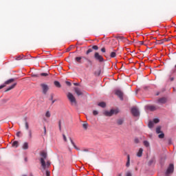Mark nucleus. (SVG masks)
I'll return each instance as SVG.
<instances>
[{
	"instance_id": "1",
	"label": "nucleus",
	"mask_w": 176,
	"mask_h": 176,
	"mask_svg": "<svg viewBox=\"0 0 176 176\" xmlns=\"http://www.w3.org/2000/svg\"><path fill=\"white\" fill-rule=\"evenodd\" d=\"M39 162L41 166V170L42 173L45 171V175L50 176V171L47 168H50L52 162L47 159V153L46 151H43L40 153Z\"/></svg>"
},
{
	"instance_id": "2",
	"label": "nucleus",
	"mask_w": 176,
	"mask_h": 176,
	"mask_svg": "<svg viewBox=\"0 0 176 176\" xmlns=\"http://www.w3.org/2000/svg\"><path fill=\"white\" fill-rule=\"evenodd\" d=\"M67 96L72 105H76V98H75V96L71 92H69Z\"/></svg>"
},
{
	"instance_id": "3",
	"label": "nucleus",
	"mask_w": 176,
	"mask_h": 176,
	"mask_svg": "<svg viewBox=\"0 0 176 176\" xmlns=\"http://www.w3.org/2000/svg\"><path fill=\"white\" fill-rule=\"evenodd\" d=\"M173 173H174V164H170L165 173V175L170 176Z\"/></svg>"
},
{
	"instance_id": "4",
	"label": "nucleus",
	"mask_w": 176,
	"mask_h": 176,
	"mask_svg": "<svg viewBox=\"0 0 176 176\" xmlns=\"http://www.w3.org/2000/svg\"><path fill=\"white\" fill-rule=\"evenodd\" d=\"M117 113H119V111L115 109H111V111H106L104 113L105 116H112V115H117Z\"/></svg>"
},
{
	"instance_id": "5",
	"label": "nucleus",
	"mask_w": 176,
	"mask_h": 176,
	"mask_svg": "<svg viewBox=\"0 0 176 176\" xmlns=\"http://www.w3.org/2000/svg\"><path fill=\"white\" fill-rule=\"evenodd\" d=\"M94 58L96 60V61H98V63H104V57L100 55V53L98 52H95Z\"/></svg>"
},
{
	"instance_id": "6",
	"label": "nucleus",
	"mask_w": 176,
	"mask_h": 176,
	"mask_svg": "<svg viewBox=\"0 0 176 176\" xmlns=\"http://www.w3.org/2000/svg\"><path fill=\"white\" fill-rule=\"evenodd\" d=\"M116 39L120 41V42H123L124 43H127V42H130L127 38L122 36H116Z\"/></svg>"
},
{
	"instance_id": "7",
	"label": "nucleus",
	"mask_w": 176,
	"mask_h": 176,
	"mask_svg": "<svg viewBox=\"0 0 176 176\" xmlns=\"http://www.w3.org/2000/svg\"><path fill=\"white\" fill-rule=\"evenodd\" d=\"M41 87L43 89V94H46L47 93V91L49 90V86L45 83L41 84Z\"/></svg>"
},
{
	"instance_id": "8",
	"label": "nucleus",
	"mask_w": 176,
	"mask_h": 176,
	"mask_svg": "<svg viewBox=\"0 0 176 176\" xmlns=\"http://www.w3.org/2000/svg\"><path fill=\"white\" fill-rule=\"evenodd\" d=\"M13 82H14V78H10V80L6 81L4 85L0 86V90L3 89V87H6V85H10V83H13Z\"/></svg>"
},
{
	"instance_id": "9",
	"label": "nucleus",
	"mask_w": 176,
	"mask_h": 176,
	"mask_svg": "<svg viewBox=\"0 0 176 176\" xmlns=\"http://www.w3.org/2000/svg\"><path fill=\"white\" fill-rule=\"evenodd\" d=\"M131 113H132V115H133L135 117L140 116V111H138V109H137L135 107H133L131 109Z\"/></svg>"
},
{
	"instance_id": "10",
	"label": "nucleus",
	"mask_w": 176,
	"mask_h": 176,
	"mask_svg": "<svg viewBox=\"0 0 176 176\" xmlns=\"http://www.w3.org/2000/svg\"><path fill=\"white\" fill-rule=\"evenodd\" d=\"M116 94L119 97V98H120V100H123V92H122V91L117 89L116 91Z\"/></svg>"
},
{
	"instance_id": "11",
	"label": "nucleus",
	"mask_w": 176,
	"mask_h": 176,
	"mask_svg": "<svg viewBox=\"0 0 176 176\" xmlns=\"http://www.w3.org/2000/svg\"><path fill=\"white\" fill-rule=\"evenodd\" d=\"M28 58L25 57V56L24 55H19L15 57V60H16V61H19L20 60H28Z\"/></svg>"
},
{
	"instance_id": "12",
	"label": "nucleus",
	"mask_w": 176,
	"mask_h": 176,
	"mask_svg": "<svg viewBox=\"0 0 176 176\" xmlns=\"http://www.w3.org/2000/svg\"><path fill=\"white\" fill-rule=\"evenodd\" d=\"M74 91L77 94V96H82L83 95V93L82 92L80 89H79L78 87L74 88Z\"/></svg>"
},
{
	"instance_id": "13",
	"label": "nucleus",
	"mask_w": 176,
	"mask_h": 176,
	"mask_svg": "<svg viewBox=\"0 0 176 176\" xmlns=\"http://www.w3.org/2000/svg\"><path fill=\"white\" fill-rule=\"evenodd\" d=\"M16 85H17V83L14 82L13 85H12L8 89H6V91H5L6 93L8 91H10V90H12V89H14V87H16Z\"/></svg>"
},
{
	"instance_id": "14",
	"label": "nucleus",
	"mask_w": 176,
	"mask_h": 176,
	"mask_svg": "<svg viewBox=\"0 0 176 176\" xmlns=\"http://www.w3.org/2000/svg\"><path fill=\"white\" fill-rule=\"evenodd\" d=\"M157 101L160 104H166L167 99L166 98H161Z\"/></svg>"
},
{
	"instance_id": "15",
	"label": "nucleus",
	"mask_w": 176,
	"mask_h": 176,
	"mask_svg": "<svg viewBox=\"0 0 176 176\" xmlns=\"http://www.w3.org/2000/svg\"><path fill=\"white\" fill-rule=\"evenodd\" d=\"M69 140H70V142L73 145L74 148L76 151H80V149L78 146H76V144H75V142H74V140H72V138H69Z\"/></svg>"
},
{
	"instance_id": "16",
	"label": "nucleus",
	"mask_w": 176,
	"mask_h": 176,
	"mask_svg": "<svg viewBox=\"0 0 176 176\" xmlns=\"http://www.w3.org/2000/svg\"><path fill=\"white\" fill-rule=\"evenodd\" d=\"M143 152H144V149L140 148L139 151L137 153L138 157H142Z\"/></svg>"
},
{
	"instance_id": "17",
	"label": "nucleus",
	"mask_w": 176,
	"mask_h": 176,
	"mask_svg": "<svg viewBox=\"0 0 176 176\" xmlns=\"http://www.w3.org/2000/svg\"><path fill=\"white\" fill-rule=\"evenodd\" d=\"M147 109L151 111H156V109H157V108L156 107H155L154 105H149L147 107Z\"/></svg>"
},
{
	"instance_id": "18",
	"label": "nucleus",
	"mask_w": 176,
	"mask_h": 176,
	"mask_svg": "<svg viewBox=\"0 0 176 176\" xmlns=\"http://www.w3.org/2000/svg\"><path fill=\"white\" fill-rule=\"evenodd\" d=\"M124 122V120L120 118L117 120V124H118V126H122Z\"/></svg>"
},
{
	"instance_id": "19",
	"label": "nucleus",
	"mask_w": 176,
	"mask_h": 176,
	"mask_svg": "<svg viewBox=\"0 0 176 176\" xmlns=\"http://www.w3.org/2000/svg\"><path fill=\"white\" fill-rule=\"evenodd\" d=\"M54 86H56V87H58V88L61 87V84H60V82L58 81H54Z\"/></svg>"
},
{
	"instance_id": "20",
	"label": "nucleus",
	"mask_w": 176,
	"mask_h": 176,
	"mask_svg": "<svg viewBox=\"0 0 176 176\" xmlns=\"http://www.w3.org/2000/svg\"><path fill=\"white\" fill-rule=\"evenodd\" d=\"M22 148L24 150L28 149V142H24L22 146Z\"/></svg>"
},
{
	"instance_id": "21",
	"label": "nucleus",
	"mask_w": 176,
	"mask_h": 176,
	"mask_svg": "<svg viewBox=\"0 0 176 176\" xmlns=\"http://www.w3.org/2000/svg\"><path fill=\"white\" fill-rule=\"evenodd\" d=\"M98 106L101 107V108H105V107H107V104H105L104 102H102L98 103Z\"/></svg>"
},
{
	"instance_id": "22",
	"label": "nucleus",
	"mask_w": 176,
	"mask_h": 176,
	"mask_svg": "<svg viewBox=\"0 0 176 176\" xmlns=\"http://www.w3.org/2000/svg\"><path fill=\"white\" fill-rule=\"evenodd\" d=\"M126 167H130V155H127V162L126 164Z\"/></svg>"
},
{
	"instance_id": "23",
	"label": "nucleus",
	"mask_w": 176,
	"mask_h": 176,
	"mask_svg": "<svg viewBox=\"0 0 176 176\" xmlns=\"http://www.w3.org/2000/svg\"><path fill=\"white\" fill-rule=\"evenodd\" d=\"M25 127L26 130L30 129V125L28 124V122H27V118L25 119Z\"/></svg>"
},
{
	"instance_id": "24",
	"label": "nucleus",
	"mask_w": 176,
	"mask_h": 176,
	"mask_svg": "<svg viewBox=\"0 0 176 176\" xmlns=\"http://www.w3.org/2000/svg\"><path fill=\"white\" fill-rule=\"evenodd\" d=\"M12 146H13L14 148H17L19 146V142L17 141L13 142Z\"/></svg>"
},
{
	"instance_id": "25",
	"label": "nucleus",
	"mask_w": 176,
	"mask_h": 176,
	"mask_svg": "<svg viewBox=\"0 0 176 176\" xmlns=\"http://www.w3.org/2000/svg\"><path fill=\"white\" fill-rule=\"evenodd\" d=\"M143 144H144V146H146V148H148V146H149V142H148V141H146V140H144V142H143Z\"/></svg>"
},
{
	"instance_id": "26",
	"label": "nucleus",
	"mask_w": 176,
	"mask_h": 176,
	"mask_svg": "<svg viewBox=\"0 0 176 176\" xmlns=\"http://www.w3.org/2000/svg\"><path fill=\"white\" fill-rule=\"evenodd\" d=\"M110 57H111V58L116 57V52H111L110 54Z\"/></svg>"
},
{
	"instance_id": "27",
	"label": "nucleus",
	"mask_w": 176,
	"mask_h": 176,
	"mask_svg": "<svg viewBox=\"0 0 176 176\" xmlns=\"http://www.w3.org/2000/svg\"><path fill=\"white\" fill-rule=\"evenodd\" d=\"M148 127L149 129H152V127H153V121H149Z\"/></svg>"
},
{
	"instance_id": "28",
	"label": "nucleus",
	"mask_w": 176,
	"mask_h": 176,
	"mask_svg": "<svg viewBox=\"0 0 176 176\" xmlns=\"http://www.w3.org/2000/svg\"><path fill=\"white\" fill-rule=\"evenodd\" d=\"M161 129H162V128H161L160 126L157 127V129H156V133H157V134H160V133H162V131H160Z\"/></svg>"
},
{
	"instance_id": "29",
	"label": "nucleus",
	"mask_w": 176,
	"mask_h": 176,
	"mask_svg": "<svg viewBox=\"0 0 176 176\" xmlns=\"http://www.w3.org/2000/svg\"><path fill=\"white\" fill-rule=\"evenodd\" d=\"M45 116H46V118H50V116H52V114L50 113V111H47L45 113Z\"/></svg>"
},
{
	"instance_id": "30",
	"label": "nucleus",
	"mask_w": 176,
	"mask_h": 176,
	"mask_svg": "<svg viewBox=\"0 0 176 176\" xmlns=\"http://www.w3.org/2000/svg\"><path fill=\"white\" fill-rule=\"evenodd\" d=\"M28 134H29V138L32 139V131L29 130L28 131Z\"/></svg>"
},
{
	"instance_id": "31",
	"label": "nucleus",
	"mask_w": 176,
	"mask_h": 176,
	"mask_svg": "<svg viewBox=\"0 0 176 176\" xmlns=\"http://www.w3.org/2000/svg\"><path fill=\"white\" fill-rule=\"evenodd\" d=\"M75 60L76 61H77V63H80V60H82V57H76Z\"/></svg>"
},
{
	"instance_id": "32",
	"label": "nucleus",
	"mask_w": 176,
	"mask_h": 176,
	"mask_svg": "<svg viewBox=\"0 0 176 176\" xmlns=\"http://www.w3.org/2000/svg\"><path fill=\"white\" fill-rule=\"evenodd\" d=\"M82 127H83V129H85V130H87V127H88L87 123H84L82 124Z\"/></svg>"
},
{
	"instance_id": "33",
	"label": "nucleus",
	"mask_w": 176,
	"mask_h": 176,
	"mask_svg": "<svg viewBox=\"0 0 176 176\" xmlns=\"http://www.w3.org/2000/svg\"><path fill=\"white\" fill-rule=\"evenodd\" d=\"M159 122H160V120L157 118H154L153 120V123H159Z\"/></svg>"
},
{
	"instance_id": "34",
	"label": "nucleus",
	"mask_w": 176,
	"mask_h": 176,
	"mask_svg": "<svg viewBox=\"0 0 176 176\" xmlns=\"http://www.w3.org/2000/svg\"><path fill=\"white\" fill-rule=\"evenodd\" d=\"M41 76H49V73H41Z\"/></svg>"
},
{
	"instance_id": "35",
	"label": "nucleus",
	"mask_w": 176,
	"mask_h": 176,
	"mask_svg": "<svg viewBox=\"0 0 176 176\" xmlns=\"http://www.w3.org/2000/svg\"><path fill=\"white\" fill-rule=\"evenodd\" d=\"M92 52H93V50L90 48L87 51L86 54H90V53H91Z\"/></svg>"
},
{
	"instance_id": "36",
	"label": "nucleus",
	"mask_w": 176,
	"mask_h": 176,
	"mask_svg": "<svg viewBox=\"0 0 176 176\" xmlns=\"http://www.w3.org/2000/svg\"><path fill=\"white\" fill-rule=\"evenodd\" d=\"M159 138H164V133H162L158 135Z\"/></svg>"
},
{
	"instance_id": "37",
	"label": "nucleus",
	"mask_w": 176,
	"mask_h": 176,
	"mask_svg": "<svg viewBox=\"0 0 176 176\" xmlns=\"http://www.w3.org/2000/svg\"><path fill=\"white\" fill-rule=\"evenodd\" d=\"M92 49H94V50H98V46L94 45V46H92Z\"/></svg>"
},
{
	"instance_id": "38",
	"label": "nucleus",
	"mask_w": 176,
	"mask_h": 176,
	"mask_svg": "<svg viewBox=\"0 0 176 176\" xmlns=\"http://www.w3.org/2000/svg\"><path fill=\"white\" fill-rule=\"evenodd\" d=\"M63 140H64L65 142H67L68 140H67V136H65V135L63 134Z\"/></svg>"
},
{
	"instance_id": "39",
	"label": "nucleus",
	"mask_w": 176,
	"mask_h": 176,
	"mask_svg": "<svg viewBox=\"0 0 176 176\" xmlns=\"http://www.w3.org/2000/svg\"><path fill=\"white\" fill-rule=\"evenodd\" d=\"M58 127H59L60 131H61V120H60V121L58 122Z\"/></svg>"
},
{
	"instance_id": "40",
	"label": "nucleus",
	"mask_w": 176,
	"mask_h": 176,
	"mask_svg": "<svg viewBox=\"0 0 176 176\" xmlns=\"http://www.w3.org/2000/svg\"><path fill=\"white\" fill-rule=\"evenodd\" d=\"M72 46H74V45H70V47H68V48L66 50V52H71V49H72Z\"/></svg>"
},
{
	"instance_id": "41",
	"label": "nucleus",
	"mask_w": 176,
	"mask_h": 176,
	"mask_svg": "<svg viewBox=\"0 0 176 176\" xmlns=\"http://www.w3.org/2000/svg\"><path fill=\"white\" fill-rule=\"evenodd\" d=\"M159 43V45H163V43H164V40H160V41H158Z\"/></svg>"
},
{
	"instance_id": "42",
	"label": "nucleus",
	"mask_w": 176,
	"mask_h": 176,
	"mask_svg": "<svg viewBox=\"0 0 176 176\" xmlns=\"http://www.w3.org/2000/svg\"><path fill=\"white\" fill-rule=\"evenodd\" d=\"M65 83L67 86H72V85L69 81H66Z\"/></svg>"
},
{
	"instance_id": "43",
	"label": "nucleus",
	"mask_w": 176,
	"mask_h": 176,
	"mask_svg": "<svg viewBox=\"0 0 176 176\" xmlns=\"http://www.w3.org/2000/svg\"><path fill=\"white\" fill-rule=\"evenodd\" d=\"M98 113V111H96V110H94V111H93V115H94L95 116H97Z\"/></svg>"
},
{
	"instance_id": "44",
	"label": "nucleus",
	"mask_w": 176,
	"mask_h": 176,
	"mask_svg": "<svg viewBox=\"0 0 176 176\" xmlns=\"http://www.w3.org/2000/svg\"><path fill=\"white\" fill-rule=\"evenodd\" d=\"M105 52H106L105 47H102V48L101 49V52H102V53H105Z\"/></svg>"
},
{
	"instance_id": "45",
	"label": "nucleus",
	"mask_w": 176,
	"mask_h": 176,
	"mask_svg": "<svg viewBox=\"0 0 176 176\" xmlns=\"http://www.w3.org/2000/svg\"><path fill=\"white\" fill-rule=\"evenodd\" d=\"M134 141H135V144H139V143H140V140H138V139H137V138L135 139Z\"/></svg>"
},
{
	"instance_id": "46",
	"label": "nucleus",
	"mask_w": 176,
	"mask_h": 176,
	"mask_svg": "<svg viewBox=\"0 0 176 176\" xmlns=\"http://www.w3.org/2000/svg\"><path fill=\"white\" fill-rule=\"evenodd\" d=\"M126 176H132L131 173L127 172Z\"/></svg>"
},
{
	"instance_id": "47",
	"label": "nucleus",
	"mask_w": 176,
	"mask_h": 176,
	"mask_svg": "<svg viewBox=\"0 0 176 176\" xmlns=\"http://www.w3.org/2000/svg\"><path fill=\"white\" fill-rule=\"evenodd\" d=\"M32 76H33V78H38V74H32Z\"/></svg>"
},
{
	"instance_id": "48",
	"label": "nucleus",
	"mask_w": 176,
	"mask_h": 176,
	"mask_svg": "<svg viewBox=\"0 0 176 176\" xmlns=\"http://www.w3.org/2000/svg\"><path fill=\"white\" fill-rule=\"evenodd\" d=\"M20 134H21V132L19 131L16 133V137H20Z\"/></svg>"
},
{
	"instance_id": "49",
	"label": "nucleus",
	"mask_w": 176,
	"mask_h": 176,
	"mask_svg": "<svg viewBox=\"0 0 176 176\" xmlns=\"http://www.w3.org/2000/svg\"><path fill=\"white\" fill-rule=\"evenodd\" d=\"M153 163V160H151L149 162H148V164H152Z\"/></svg>"
},
{
	"instance_id": "50",
	"label": "nucleus",
	"mask_w": 176,
	"mask_h": 176,
	"mask_svg": "<svg viewBox=\"0 0 176 176\" xmlns=\"http://www.w3.org/2000/svg\"><path fill=\"white\" fill-rule=\"evenodd\" d=\"M74 86H79V83L74 82Z\"/></svg>"
},
{
	"instance_id": "51",
	"label": "nucleus",
	"mask_w": 176,
	"mask_h": 176,
	"mask_svg": "<svg viewBox=\"0 0 176 176\" xmlns=\"http://www.w3.org/2000/svg\"><path fill=\"white\" fill-rule=\"evenodd\" d=\"M43 129H44V133L46 134V126H44Z\"/></svg>"
},
{
	"instance_id": "52",
	"label": "nucleus",
	"mask_w": 176,
	"mask_h": 176,
	"mask_svg": "<svg viewBox=\"0 0 176 176\" xmlns=\"http://www.w3.org/2000/svg\"><path fill=\"white\" fill-rule=\"evenodd\" d=\"M139 43L140 45H144V41H140Z\"/></svg>"
},
{
	"instance_id": "53",
	"label": "nucleus",
	"mask_w": 176,
	"mask_h": 176,
	"mask_svg": "<svg viewBox=\"0 0 176 176\" xmlns=\"http://www.w3.org/2000/svg\"><path fill=\"white\" fill-rule=\"evenodd\" d=\"M83 151H84V152H89V150H87V149H84Z\"/></svg>"
},
{
	"instance_id": "54",
	"label": "nucleus",
	"mask_w": 176,
	"mask_h": 176,
	"mask_svg": "<svg viewBox=\"0 0 176 176\" xmlns=\"http://www.w3.org/2000/svg\"><path fill=\"white\" fill-rule=\"evenodd\" d=\"M163 40H164V42H167L168 41L166 38H164Z\"/></svg>"
},
{
	"instance_id": "55",
	"label": "nucleus",
	"mask_w": 176,
	"mask_h": 176,
	"mask_svg": "<svg viewBox=\"0 0 176 176\" xmlns=\"http://www.w3.org/2000/svg\"><path fill=\"white\" fill-rule=\"evenodd\" d=\"M117 176H122V173L118 174Z\"/></svg>"
},
{
	"instance_id": "56",
	"label": "nucleus",
	"mask_w": 176,
	"mask_h": 176,
	"mask_svg": "<svg viewBox=\"0 0 176 176\" xmlns=\"http://www.w3.org/2000/svg\"><path fill=\"white\" fill-rule=\"evenodd\" d=\"M68 149H69V152H72L71 148L69 147Z\"/></svg>"
},
{
	"instance_id": "57",
	"label": "nucleus",
	"mask_w": 176,
	"mask_h": 176,
	"mask_svg": "<svg viewBox=\"0 0 176 176\" xmlns=\"http://www.w3.org/2000/svg\"><path fill=\"white\" fill-rule=\"evenodd\" d=\"M56 100H52V104H54Z\"/></svg>"
},
{
	"instance_id": "58",
	"label": "nucleus",
	"mask_w": 176,
	"mask_h": 176,
	"mask_svg": "<svg viewBox=\"0 0 176 176\" xmlns=\"http://www.w3.org/2000/svg\"><path fill=\"white\" fill-rule=\"evenodd\" d=\"M30 176H34V175H32V173H30Z\"/></svg>"
},
{
	"instance_id": "59",
	"label": "nucleus",
	"mask_w": 176,
	"mask_h": 176,
	"mask_svg": "<svg viewBox=\"0 0 176 176\" xmlns=\"http://www.w3.org/2000/svg\"><path fill=\"white\" fill-rule=\"evenodd\" d=\"M88 61H89V63H91V60H88Z\"/></svg>"
},
{
	"instance_id": "60",
	"label": "nucleus",
	"mask_w": 176,
	"mask_h": 176,
	"mask_svg": "<svg viewBox=\"0 0 176 176\" xmlns=\"http://www.w3.org/2000/svg\"><path fill=\"white\" fill-rule=\"evenodd\" d=\"M22 176H27V175H23Z\"/></svg>"
},
{
	"instance_id": "61",
	"label": "nucleus",
	"mask_w": 176,
	"mask_h": 176,
	"mask_svg": "<svg viewBox=\"0 0 176 176\" xmlns=\"http://www.w3.org/2000/svg\"><path fill=\"white\" fill-rule=\"evenodd\" d=\"M25 162H27V158L25 159Z\"/></svg>"
},
{
	"instance_id": "62",
	"label": "nucleus",
	"mask_w": 176,
	"mask_h": 176,
	"mask_svg": "<svg viewBox=\"0 0 176 176\" xmlns=\"http://www.w3.org/2000/svg\"><path fill=\"white\" fill-rule=\"evenodd\" d=\"M51 100H53V97H52Z\"/></svg>"
},
{
	"instance_id": "63",
	"label": "nucleus",
	"mask_w": 176,
	"mask_h": 176,
	"mask_svg": "<svg viewBox=\"0 0 176 176\" xmlns=\"http://www.w3.org/2000/svg\"><path fill=\"white\" fill-rule=\"evenodd\" d=\"M175 68H176V65H175Z\"/></svg>"
}]
</instances>
